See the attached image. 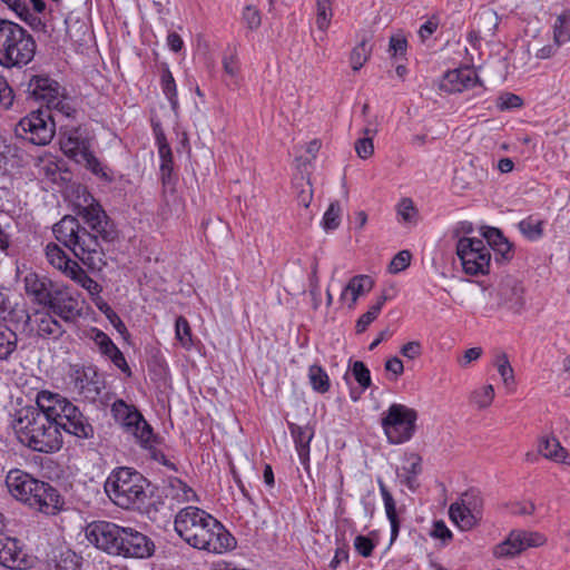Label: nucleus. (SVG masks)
Returning <instances> with one entry per match:
<instances>
[{"label": "nucleus", "instance_id": "f257e3e1", "mask_svg": "<svg viewBox=\"0 0 570 570\" xmlns=\"http://www.w3.org/2000/svg\"><path fill=\"white\" fill-rule=\"evenodd\" d=\"M79 216L90 230L78 218L67 215L53 225L55 237L90 269L100 271L107 265L104 244L112 243L118 237V230L101 205L95 200L82 207Z\"/></svg>", "mask_w": 570, "mask_h": 570}, {"label": "nucleus", "instance_id": "f03ea898", "mask_svg": "<svg viewBox=\"0 0 570 570\" xmlns=\"http://www.w3.org/2000/svg\"><path fill=\"white\" fill-rule=\"evenodd\" d=\"M175 531L190 547L224 553L236 547V539L212 514L197 507L183 508L175 517Z\"/></svg>", "mask_w": 570, "mask_h": 570}, {"label": "nucleus", "instance_id": "7ed1b4c3", "mask_svg": "<svg viewBox=\"0 0 570 570\" xmlns=\"http://www.w3.org/2000/svg\"><path fill=\"white\" fill-rule=\"evenodd\" d=\"M13 429L19 441L29 449L52 453L62 445L61 433L46 409L28 406L17 413Z\"/></svg>", "mask_w": 570, "mask_h": 570}, {"label": "nucleus", "instance_id": "20e7f679", "mask_svg": "<svg viewBox=\"0 0 570 570\" xmlns=\"http://www.w3.org/2000/svg\"><path fill=\"white\" fill-rule=\"evenodd\" d=\"M37 405L46 409L56 423L58 431L63 430L78 439H91L95 429L82 412L59 394L41 391L37 396Z\"/></svg>", "mask_w": 570, "mask_h": 570}, {"label": "nucleus", "instance_id": "39448f33", "mask_svg": "<svg viewBox=\"0 0 570 570\" xmlns=\"http://www.w3.org/2000/svg\"><path fill=\"white\" fill-rule=\"evenodd\" d=\"M149 482L139 472L121 466L111 472L105 482L108 498L119 508L140 509L148 498Z\"/></svg>", "mask_w": 570, "mask_h": 570}, {"label": "nucleus", "instance_id": "423d86ee", "mask_svg": "<svg viewBox=\"0 0 570 570\" xmlns=\"http://www.w3.org/2000/svg\"><path fill=\"white\" fill-rule=\"evenodd\" d=\"M56 131V124L49 109L40 107L20 119L14 127L17 138L37 146L48 145Z\"/></svg>", "mask_w": 570, "mask_h": 570}, {"label": "nucleus", "instance_id": "0eeeda50", "mask_svg": "<svg viewBox=\"0 0 570 570\" xmlns=\"http://www.w3.org/2000/svg\"><path fill=\"white\" fill-rule=\"evenodd\" d=\"M417 412L403 404L393 403L381 420V425L391 444L407 442L415 432Z\"/></svg>", "mask_w": 570, "mask_h": 570}, {"label": "nucleus", "instance_id": "6e6552de", "mask_svg": "<svg viewBox=\"0 0 570 570\" xmlns=\"http://www.w3.org/2000/svg\"><path fill=\"white\" fill-rule=\"evenodd\" d=\"M456 255L465 274L476 276L489 273L491 252L484 239L470 236L460 237L456 242Z\"/></svg>", "mask_w": 570, "mask_h": 570}, {"label": "nucleus", "instance_id": "1a4fd4ad", "mask_svg": "<svg viewBox=\"0 0 570 570\" xmlns=\"http://www.w3.org/2000/svg\"><path fill=\"white\" fill-rule=\"evenodd\" d=\"M483 497L478 489L471 488L462 493L459 501L449 509L450 519L462 530L476 527L483 515Z\"/></svg>", "mask_w": 570, "mask_h": 570}, {"label": "nucleus", "instance_id": "9d476101", "mask_svg": "<svg viewBox=\"0 0 570 570\" xmlns=\"http://www.w3.org/2000/svg\"><path fill=\"white\" fill-rule=\"evenodd\" d=\"M10 47L0 58V66L4 68H22L27 66L36 55L37 43L31 33L19 24L17 37L9 43Z\"/></svg>", "mask_w": 570, "mask_h": 570}, {"label": "nucleus", "instance_id": "9b49d317", "mask_svg": "<svg viewBox=\"0 0 570 570\" xmlns=\"http://www.w3.org/2000/svg\"><path fill=\"white\" fill-rule=\"evenodd\" d=\"M124 532L120 527L109 521H94L86 528V537L90 543L111 556H119V542Z\"/></svg>", "mask_w": 570, "mask_h": 570}, {"label": "nucleus", "instance_id": "f8f14e48", "mask_svg": "<svg viewBox=\"0 0 570 570\" xmlns=\"http://www.w3.org/2000/svg\"><path fill=\"white\" fill-rule=\"evenodd\" d=\"M81 304L80 294L57 284L51 295V302L45 308L59 316L63 322L73 323L82 316Z\"/></svg>", "mask_w": 570, "mask_h": 570}, {"label": "nucleus", "instance_id": "ddd939ff", "mask_svg": "<svg viewBox=\"0 0 570 570\" xmlns=\"http://www.w3.org/2000/svg\"><path fill=\"white\" fill-rule=\"evenodd\" d=\"M119 557L145 559L155 552L154 541L146 534L132 529L125 528L119 542Z\"/></svg>", "mask_w": 570, "mask_h": 570}, {"label": "nucleus", "instance_id": "4468645a", "mask_svg": "<svg viewBox=\"0 0 570 570\" xmlns=\"http://www.w3.org/2000/svg\"><path fill=\"white\" fill-rule=\"evenodd\" d=\"M6 485L13 499L29 507L35 490L42 487V481L23 470L11 469L7 473Z\"/></svg>", "mask_w": 570, "mask_h": 570}, {"label": "nucleus", "instance_id": "2eb2a0df", "mask_svg": "<svg viewBox=\"0 0 570 570\" xmlns=\"http://www.w3.org/2000/svg\"><path fill=\"white\" fill-rule=\"evenodd\" d=\"M70 377L73 391L90 402H95L104 389V382L94 367H77Z\"/></svg>", "mask_w": 570, "mask_h": 570}, {"label": "nucleus", "instance_id": "dca6fc26", "mask_svg": "<svg viewBox=\"0 0 570 570\" xmlns=\"http://www.w3.org/2000/svg\"><path fill=\"white\" fill-rule=\"evenodd\" d=\"M63 505L65 499L59 490L42 481V487L35 490L28 508L46 515H56L63 509Z\"/></svg>", "mask_w": 570, "mask_h": 570}, {"label": "nucleus", "instance_id": "f3484780", "mask_svg": "<svg viewBox=\"0 0 570 570\" xmlns=\"http://www.w3.org/2000/svg\"><path fill=\"white\" fill-rule=\"evenodd\" d=\"M57 284L46 275L29 272L23 277V289L27 297L36 305L46 307L51 302V295Z\"/></svg>", "mask_w": 570, "mask_h": 570}, {"label": "nucleus", "instance_id": "a211bd4d", "mask_svg": "<svg viewBox=\"0 0 570 570\" xmlns=\"http://www.w3.org/2000/svg\"><path fill=\"white\" fill-rule=\"evenodd\" d=\"M27 92L36 100L46 102V108L50 110V104L60 95V85L46 75H33L28 85Z\"/></svg>", "mask_w": 570, "mask_h": 570}, {"label": "nucleus", "instance_id": "6ab92c4d", "mask_svg": "<svg viewBox=\"0 0 570 570\" xmlns=\"http://www.w3.org/2000/svg\"><path fill=\"white\" fill-rule=\"evenodd\" d=\"M288 429L295 444L298 459L305 471H309V444L314 438V428L309 424L299 425L288 422Z\"/></svg>", "mask_w": 570, "mask_h": 570}, {"label": "nucleus", "instance_id": "aec40b11", "mask_svg": "<svg viewBox=\"0 0 570 570\" xmlns=\"http://www.w3.org/2000/svg\"><path fill=\"white\" fill-rule=\"evenodd\" d=\"M476 85H481V81L475 70L465 67L448 71L442 87L450 92H461Z\"/></svg>", "mask_w": 570, "mask_h": 570}, {"label": "nucleus", "instance_id": "412c9836", "mask_svg": "<svg viewBox=\"0 0 570 570\" xmlns=\"http://www.w3.org/2000/svg\"><path fill=\"white\" fill-rule=\"evenodd\" d=\"M111 414L114 419L120 423L125 433L129 430H136L137 424L144 423L147 430V421L134 405H128L124 400H116L111 405Z\"/></svg>", "mask_w": 570, "mask_h": 570}, {"label": "nucleus", "instance_id": "4be33fe9", "mask_svg": "<svg viewBox=\"0 0 570 570\" xmlns=\"http://www.w3.org/2000/svg\"><path fill=\"white\" fill-rule=\"evenodd\" d=\"M482 236L487 246H490L495 252V261L509 262L512 259V244L504 237L499 228L487 227Z\"/></svg>", "mask_w": 570, "mask_h": 570}, {"label": "nucleus", "instance_id": "5701e85b", "mask_svg": "<svg viewBox=\"0 0 570 570\" xmlns=\"http://www.w3.org/2000/svg\"><path fill=\"white\" fill-rule=\"evenodd\" d=\"M4 546L0 550V564L8 569H21L26 564V554L19 540L16 538H2Z\"/></svg>", "mask_w": 570, "mask_h": 570}, {"label": "nucleus", "instance_id": "b1692460", "mask_svg": "<svg viewBox=\"0 0 570 570\" xmlns=\"http://www.w3.org/2000/svg\"><path fill=\"white\" fill-rule=\"evenodd\" d=\"M61 148L63 153L71 158L83 157L90 153V142L88 138L83 137L80 128H72L69 130L66 138L61 140Z\"/></svg>", "mask_w": 570, "mask_h": 570}, {"label": "nucleus", "instance_id": "393cba45", "mask_svg": "<svg viewBox=\"0 0 570 570\" xmlns=\"http://www.w3.org/2000/svg\"><path fill=\"white\" fill-rule=\"evenodd\" d=\"M379 488L384 502L385 513L391 524V544L397 539L400 533V519L396 512V504L382 480H379Z\"/></svg>", "mask_w": 570, "mask_h": 570}, {"label": "nucleus", "instance_id": "a878e982", "mask_svg": "<svg viewBox=\"0 0 570 570\" xmlns=\"http://www.w3.org/2000/svg\"><path fill=\"white\" fill-rule=\"evenodd\" d=\"M503 303L508 308L520 312L524 305V289L517 281H508L500 289Z\"/></svg>", "mask_w": 570, "mask_h": 570}, {"label": "nucleus", "instance_id": "bb28decb", "mask_svg": "<svg viewBox=\"0 0 570 570\" xmlns=\"http://www.w3.org/2000/svg\"><path fill=\"white\" fill-rule=\"evenodd\" d=\"M38 335L42 338L59 340L66 332L51 313L40 314L37 321Z\"/></svg>", "mask_w": 570, "mask_h": 570}, {"label": "nucleus", "instance_id": "cd10ccee", "mask_svg": "<svg viewBox=\"0 0 570 570\" xmlns=\"http://www.w3.org/2000/svg\"><path fill=\"white\" fill-rule=\"evenodd\" d=\"M539 453L544 458L553 460L560 463H569L568 452L561 446L560 442L556 438L544 436L539 441Z\"/></svg>", "mask_w": 570, "mask_h": 570}, {"label": "nucleus", "instance_id": "c85d7f7f", "mask_svg": "<svg viewBox=\"0 0 570 570\" xmlns=\"http://www.w3.org/2000/svg\"><path fill=\"white\" fill-rule=\"evenodd\" d=\"M521 552H523V546L518 530L511 531L508 538L497 544L493 550V554L497 558H512Z\"/></svg>", "mask_w": 570, "mask_h": 570}, {"label": "nucleus", "instance_id": "c756f323", "mask_svg": "<svg viewBox=\"0 0 570 570\" xmlns=\"http://www.w3.org/2000/svg\"><path fill=\"white\" fill-rule=\"evenodd\" d=\"M158 155L160 158V177L163 185L170 186L171 184H174L175 177L173 175V151L169 144H163L161 146H158Z\"/></svg>", "mask_w": 570, "mask_h": 570}, {"label": "nucleus", "instance_id": "7c9ffc66", "mask_svg": "<svg viewBox=\"0 0 570 570\" xmlns=\"http://www.w3.org/2000/svg\"><path fill=\"white\" fill-rule=\"evenodd\" d=\"M373 279L367 275H357L350 279L347 285L344 287L342 292V298L345 296L347 292L352 293V303L354 304L358 296L370 292L373 287Z\"/></svg>", "mask_w": 570, "mask_h": 570}, {"label": "nucleus", "instance_id": "2f4dec72", "mask_svg": "<svg viewBox=\"0 0 570 570\" xmlns=\"http://www.w3.org/2000/svg\"><path fill=\"white\" fill-rule=\"evenodd\" d=\"M18 336L16 332L0 325V361H7L17 350Z\"/></svg>", "mask_w": 570, "mask_h": 570}, {"label": "nucleus", "instance_id": "473e14b6", "mask_svg": "<svg viewBox=\"0 0 570 570\" xmlns=\"http://www.w3.org/2000/svg\"><path fill=\"white\" fill-rule=\"evenodd\" d=\"M308 380L312 389L321 394L328 392L331 387L330 377L326 371L318 364H313L308 368Z\"/></svg>", "mask_w": 570, "mask_h": 570}, {"label": "nucleus", "instance_id": "72a5a7b5", "mask_svg": "<svg viewBox=\"0 0 570 570\" xmlns=\"http://www.w3.org/2000/svg\"><path fill=\"white\" fill-rule=\"evenodd\" d=\"M160 86L164 95L170 104L171 109L176 111L178 108L177 87L173 73L167 66L163 69L161 72Z\"/></svg>", "mask_w": 570, "mask_h": 570}, {"label": "nucleus", "instance_id": "f704fd0d", "mask_svg": "<svg viewBox=\"0 0 570 570\" xmlns=\"http://www.w3.org/2000/svg\"><path fill=\"white\" fill-rule=\"evenodd\" d=\"M95 305L98 308V311L106 316V318L119 334H128V330L122 320L120 318V316L111 308V306L104 298H97Z\"/></svg>", "mask_w": 570, "mask_h": 570}, {"label": "nucleus", "instance_id": "c9c22d12", "mask_svg": "<svg viewBox=\"0 0 570 570\" xmlns=\"http://www.w3.org/2000/svg\"><path fill=\"white\" fill-rule=\"evenodd\" d=\"M81 159L85 161L87 169H89L94 175L98 176L106 183L114 181V176L110 169L104 166L92 151L87 153Z\"/></svg>", "mask_w": 570, "mask_h": 570}, {"label": "nucleus", "instance_id": "e433bc0d", "mask_svg": "<svg viewBox=\"0 0 570 570\" xmlns=\"http://www.w3.org/2000/svg\"><path fill=\"white\" fill-rule=\"evenodd\" d=\"M19 23L0 18V58L9 49L10 42L17 37Z\"/></svg>", "mask_w": 570, "mask_h": 570}, {"label": "nucleus", "instance_id": "4c0bfd02", "mask_svg": "<svg viewBox=\"0 0 570 570\" xmlns=\"http://www.w3.org/2000/svg\"><path fill=\"white\" fill-rule=\"evenodd\" d=\"M543 222L533 217H527L519 223L520 232L530 240L541 238L543 234Z\"/></svg>", "mask_w": 570, "mask_h": 570}, {"label": "nucleus", "instance_id": "58836bf2", "mask_svg": "<svg viewBox=\"0 0 570 570\" xmlns=\"http://www.w3.org/2000/svg\"><path fill=\"white\" fill-rule=\"evenodd\" d=\"M45 254L48 263L57 268L61 269L63 264L68 263L69 256L65 253V250L56 243H48L45 248Z\"/></svg>", "mask_w": 570, "mask_h": 570}, {"label": "nucleus", "instance_id": "ea45409f", "mask_svg": "<svg viewBox=\"0 0 570 570\" xmlns=\"http://www.w3.org/2000/svg\"><path fill=\"white\" fill-rule=\"evenodd\" d=\"M92 332V341L98 346L99 352L106 356L107 358L114 353V351L118 350V346L112 342V340L101 330L91 328Z\"/></svg>", "mask_w": 570, "mask_h": 570}, {"label": "nucleus", "instance_id": "a19ab883", "mask_svg": "<svg viewBox=\"0 0 570 570\" xmlns=\"http://www.w3.org/2000/svg\"><path fill=\"white\" fill-rule=\"evenodd\" d=\"M371 49L368 43L361 41L351 52V65L354 71L360 70L370 57Z\"/></svg>", "mask_w": 570, "mask_h": 570}, {"label": "nucleus", "instance_id": "79ce46f5", "mask_svg": "<svg viewBox=\"0 0 570 570\" xmlns=\"http://www.w3.org/2000/svg\"><path fill=\"white\" fill-rule=\"evenodd\" d=\"M323 227L326 230L336 229L341 223V206L337 200L332 202L323 216Z\"/></svg>", "mask_w": 570, "mask_h": 570}, {"label": "nucleus", "instance_id": "37998d69", "mask_svg": "<svg viewBox=\"0 0 570 570\" xmlns=\"http://www.w3.org/2000/svg\"><path fill=\"white\" fill-rule=\"evenodd\" d=\"M375 132V130L365 128L364 134L366 135V137L356 140L355 150L360 158L366 159L373 155L374 145L372 136H374Z\"/></svg>", "mask_w": 570, "mask_h": 570}, {"label": "nucleus", "instance_id": "c03bdc74", "mask_svg": "<svg viewBox=\"0 0 570 570\" xmlns=\"http://www.w3.org/2000/svg\"><path fill=\"white\" fill-rule=\"evenodd\" d=\"M144 426V423H139L136 430L132 429L127 432V434H131L136 439L141 448L148 446L150 442H157V435L154 434L150 424L147 422V430Z\"/></svg>", "mask_w": 570, "mask_h": 570}, {"label": "nucleus", "instance_id": "a18cd8bd", "mask_svg": "<svg viewBox=\"0 0 570 570\" xmlns=\"http://www.w3.org/2000/svg\"><path fill=\"white\" fill-rule=\"evenodd\" d=\"M554 41L557 46L570 40V21L567 17H558L554 23Z\"/></svg>", "mask_w": 570, "mask_h": 570}, {"label": "nucleus", "instance_id": "49530a36", "mask_svg": "<svg viewBox=\"0 0 570 570\" xmlns=\"http://www.w3.org/2000/svg\"><path fill=\"white\" fill-rule=\"evenodd\" d=\"M352 374L363 390L371 386L370 370L362 361H355L352 365Z\"/></svg>", "mask_w": 570, "mask_h": 570}, {"label": "nucleus", "instance_id": "de8ad7c7", "mask_svg": "<svg viewBox=\"0 0 570 570\" xmlns=\"http://www.w3.org/2000/svg\"><path fill=\"white\" fill-rule=\"evenodd\" d=\"M176 337L181 343L183 346L189 347L193 343L191 340V330L188 321L184 316H179L176 320Z\"/></svg>", "mask_w": 570, "mask_h": 570}, {"label": "nucleus", "instance_id": "09e8293b", "mask_svg": "<svg viewBox=\"0 0 570 570\" xmlns=\"http://www.w3.org/2000/svg\"><path fill=\"white\" fill-rule=\"evenodd\" d=\"M77 284L89 293L94 304H96L97 298H102L100 296V293L102 292V286L99 283H97L94 278H91L87 273L79 275Z\"/></svg>", "mask_w": 570, "mask_h": 570}, {"label": "nucleus", "instance_id": "8fccbe9b", "mask_svg": "<svg viewBox=\"0 0 570 570\" xmlns=\"http://www.w3.org/2000/svg\"><path fill=\"white\" fill-rule=\"evenodd\" d=\"M494 397V387L491 384L483 386L472 394V401L479 409L488 407Z\"/></svg>", "mask_w": 570, "mask_h": 570}, {"label": "nucleus", "instance_id": "3c124183", "mask_svg": "<svg viewBox=\"0 0 570 570\" xmlns=\"http://www.w3.org/2000/svg\"><path fill=\"white\" fill-rule=\"evenodd\" d=\"M412 254L410 250H400L391 261L389 265V272L391 274H397L404 271L411 263Z\"/></svg>", "mask_w": 570, "mask_h": 570}, {"label": "nucleus", "instance_id": "603ef678", "mask_svg": "<svg viewBox=\"0 0 570 570\" xmlns=\"http://www.w3.org/2000/svg\"><path fill=\"white\" fill-rule=\"evenodd\" d=\"M523 105V99L512 92H503L497 99V107L500 110H510L520 108Z\"/></svg>", "mask_w": 570, "mask_h": 570}, {"label": "nucleus", "instance_id": "864d4df0", "mask_svg": "<svg viewBox=\"0 0 570 570\" xmlns=\"http://www.w3.org/2000/svg\"><path fill=\"white\" fill-rule=\"evenodd\" d=\"M397 213L405 223H415L417 210L414 207V203L411 198H403L397 205Z\"/></svg>", "mask_w": 570, "mask_h": 570}, {"label": "nucleus", "instance_id": "5fc2aeb1", "mask_svg": "<svg viewBox=\"0 0 570 570\" xmlns=\"http://www.w3.org/2000/svg\"><path fill=\"white\" fill-rule=\"evenodd\" d=\"M332 17L330 0H317V18L316 23L318 29L325 30Z\"/></svg>", "mask_w": 570, "mask_h": 570}, {"label": "nucleus", "instance_id": "6e6d98bb", "mask_svg": "<svg viewBox=\"0 0 570 570\" xmlns=\"http://www.w3.org/2000/svg\"><path fill=\"white\" fill-rule=\"evenodd\" d=\"M520 539L522 540L523 551L528 548L541 547L546 543L547 539L539 532H528L518 530Z\"/></svg>", "mask_w": 570, "mask_h": 570}, {"label": "nucleus", "instance_id": "4d7b16f0", "mask_svg": "<svg viewBox=\"0 0 570 570\" xmlns=\"http://www.w3.org/2000/svg\"><path fill=\"white\" fill-rule=\"evenodd\" d=\"M160 439L157 436V442H150L148 446H142L145 450L149 452V455L153 460L159 462L160 464L167 466L168 469L173 471H177V466L175 463L169 461L163 451L156 448V445L159 443Z\"/></svg>", "mask_w": 570, "mask_h": 570}, {"label": "nucleus", "instance_id": "13d9d810", "mask_svg": "<svg viewBox=\"0 0 570 570\" xmlns=\"http://www.w3.org/2000/svg\"><path fill=\"white\" fill-rule=\"evenodd\" d=\"M242 17L249 30L258 29L262 23L261 12L254 6H246Z\"/></svg>", "mask_w": 570, "mask_h": 570}, {"label": "nucleus", "instance_id": "bf43d9fd", "mask_svg": "<svg viewBox=\"0 0 570 570\" xmlns=\"http://www.w3.org/2000/svg\"><path fill=\"white\" fill-rule=\"evenodd\" d=\"M430 535L434 539H440L443 544H446L453 538L452 532L443 520L434 521Z\"/></svg>", "mask_w": 570, "mask_h": 570}, {"label": "nucleus", "instance_id": "052dcab7", "mask_svg": "<svg viewBox=\"0 0 570 570\" xmlns=\"http://www.w3.org/2000/svg\"><path fill=\"white\" fill-rule=\"evenodd\" d=\"M354 548L360 556L368 558L372 556L375 544L368 537L358 534L354 540Z\"/></svg>", "mask_w": 570, "mask_h": 570}, {"label": "nucleus", "instance_id": "680f3d73", "mask_svg": "<svg viewBox=\"0 0 570 570\" xmlns=\"http://www.w3.org/2000/svg\"><path fill=\"white\" fill-rule=\"evenodd\" d=\"M223 68L226 75L236 78L239 73V63L235 51L223 57Z\"/></svg>", "mask_w": 570, "mask_h": 570}, {"label": "nucleus", "instance_id": "e2e57ef3", "mask_svg": "<svg viewBox=\"0 0 570 570\" xmlns=\"http://www.w3.org/2000/svg\"><path fill=\"white\" fill-rule=\"evenodd\" d=\"M60 271L76 283L78 282L79 275L86 273V271L70 257L68 258V263L63 264Z\"/></svg>", "mask_w": 570, "mask_h": 570}, {"label": "nucleus", "instance_id": "0e129e2a", "mask_svg": "<svg viewBox=\"0 0 570 570\" xmlns=\"http://www.w3.org/2000/svg\"><path fill=\"white\" fill-rule=\"evenodd\" d=\"M116 367H118L128 377L131 376L132 372L126 361L124 353L118 348L108 357Z\"/></svg>", "mask_w": 570, "mask_h": 570}, {"label": "nucleus", "instance_id": "69168bd1", "mask_svg": "<svg viewBox=\"0 0 570 570\" xmlns=\"http://www.w3.org/2000/svg\"><path fill=\"white\" fill-rule=\"evenodd\" d=\"M379 316V313L376 312V308L370 307L366 313L360 316V318L356 322V333H363L366 331L368 325L375 321Z\"/></svg>", "mask_w": 570, "mask_h": 570}, {"label": "nucleus", "instance_id": "338daca9", "mask_svg": "<svg viewBox=\"0 0 570 570\" xmlns=\"http://www.w3.org/2000/svg\"><path fill=\"white\" fill-rule=\"evenodd\" d=\"M400 353L409 360H415L422 354L421 343L417 341L407 342L401 347Z\"/></svg>", "mask_w": 570, "mask_h": 570}, {"label": "nucleus", "instance_id": "774afa93", "mask_svg": "<svg viewBox=\"0 0 570 570\" xmlns=\"http://www.w3.org/2000/svg\"><path fill=\"white\" fill-rule=\"evenodd\" d=\"M535 505L531 501L514 502L510 507V512L515 515H530L534 512Z\"/></svg>", "mask_w": 570, "mask_h": 570}]
</instances>
